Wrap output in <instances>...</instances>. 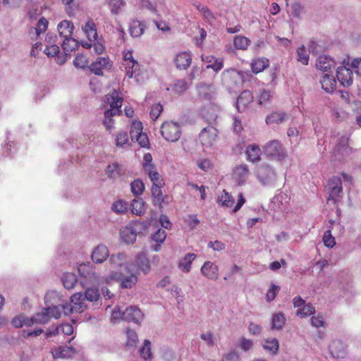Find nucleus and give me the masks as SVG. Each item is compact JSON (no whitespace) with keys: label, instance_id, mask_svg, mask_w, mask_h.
<instances>
[{"label":"nucleus","instance_id":"nucleus-1","mask_svg":"<svg viewBox=\"0 0 361 361\" xmlns=\"http://www.w3.org/2000/svg\"><path fill=\"white\" fill-rule=\"evenodd\" d=\"M110 271L105 278L106 283L111 281L120 282L121 288L131 289L135 286L138 278L133 267V262L128 259L125 252H118L109 256Z\"/></svg>","mask_w":361,"mask_h":361},{"label":"nucleus","instance_id":"nucleus-2","mask_svg":"<svg viewBox=\"0 0 361 361\" xmlns=\"http://www.w3.org/2000/svg\"><path fill=\"white\" fill-rule=\"evenodd\" d=\"M104 102L109 105L110 108L104 111L103 124L107 130H111L114 123L112 118L121 113L120 109L122 106L123 99L117 91L114 90L105 96Z\"/></svg>","mask_w":361,"mask_h":361},{"label":"nucleus","instance_id":"nucleus-3","mask_svg":"<svg viewBox=\"0 0 361 361\" xmlns=\"http://www.w3.org/2000/svg\"><path fill=\"white\" fill-rule=\"evenodd\" d=\"M123 65L129 78H134L136 82L142 81V72L138 62L133 59L132 51H127L123 53Z\"/></svg>","mask_w":361,"mask_h":361},{"label":"nucleus","instance_id":"nucleus-4","mask_svg":"<svg viewBox=\"0 0 361 361\" xmlns=\"http://www.w3.org/2000/svg\"><path fill=\"white\" fill-rule=\"evenodd\" d=\"M258 181L264 186L271 187L277 180V173L275 169L267 164L259 166L255 171Z\"/></svg>","mask_w":361,"mask_h":361},{"label":"nucleus","instance_id":"nucleus-5","mask_svg":"<svg viewBox=\"0 0 361 361\" xmlns=\"http://www.w3.org/2000/svg\"><path fill=\"white\" fill-rule=\"evenodd\" d=\"M221 81L229 91H233L243 84V75L235 69L226 70L221 74Z\"/></svg>","mask_w":361,"mask_h":361},{"label":"nucleus","instance_id":"nucleus-6","mask_svg":"<svg viewBox=\"0 0 361 361\" xmlns=\"http://www.w3.org/2000/svg\"><path fill=\"white\" fill-rule=\"evenodd\" d=\"M160 133L164 140L175 142L180 137L181 126L178 122L165 121L161 126Z\"/></svg>","mask_w":361,"mask_h":361},{"label":"nucleus","instance_id":"nucleus-7","mask_svg":"<svg viewBox=\"0 0 361 361\" xmlns=\"http://www.w3.org/2000/svg\"><path fill=\"white\" fill-rule=\"evenodd\" d=\"M142 228V224L138 221L132 222L121 228L120 230L121 240L127 244H133Z\"/></svg>","mask_w":361,"mask_h":361},{"label":"nucleus","instance_id":"nucleus-8","mask_svg":"<svg viewBox=\"0 0 361 361\" xmlns=\"http://www.w3.org/2000/svg\"><path fill=\"white\" fill-rule=\"evenodd\" d=\"M264 152L267 157L278 161L284 159L287 156L282 144L277 140L268 142L264 146Z\"/></svg>","mask_w":361,"mask_h":361},{"label":"nucleus","instance_id":"nucleus-9","mask_svg":"<svg viewBox=\"0 0 361 361\" xmlns=\"http://www.w3.org/2000/svg\"><path fill=\"white\" fill-rule=\"evenodd\" d=\"M327 190L329 193L328 200L334 201L336 204L338 198L343 195L342 179L338 176H333L328 180Z\"/></svg>","mask_w":361,"mask_h":361},{"label":"nucleus","instance_id":"nucleus-10","mask_svg":"<svg viewBox=\"0 0 361 361\" xmlns=\"http://www.w3.org/2000/svg\"><path fill=\"white\" fill-rule=\"evenodd\" d=\"M78 272L82 278L84 279L85 281H81V283L84 286V283L86 284H96L99 281L98 275L94 271L92 264L90 263L82 264L78 267Z\"/></svg>","mask_w":361,"mask_h":361},{"label":"nucleus","instance_id":"nucleus-11","mask_svg":"<svg viewBox=\"0 0 361 361\" xmlns=\"http://www.w3.org/2000/svg\"><path fill=\"white\" fill-rule=\"evenodd\" d=\"M218 130L216 128L208 126L204 128L199 135L201 144L206 147H212L216 141Z\"/></svg>","mask_w":361,"mask_h":361},{"label":"nucleus","instance_id":"nucleus-12","mask_svg":"<svg viewBox=\"0 0 361 361\" xmlns=\"http://www.w3.org/2000/svg\"><path fill=\"white\" fill-rule=\"evenodd\" d=\"M144 319V314L137 306H130L122 312V319L128 322L140 324Z\"/></svg>","mask_w":361,"mask_h":361},{"label":"nucleus","instance_id":"nucleus-13","mask_svg":"<svg viewBox=\"0 0 361 361\" xmlns=\"http://www.w3.org/2000/svg\"><path fill=\"white\" fill-rule=\"evenodd\" d=\"M133 269L136 272V275L137 276L138 272H142L146 274L150 270L149 261L146 256V254L143 252L139 253L135 258V262H133Z\"/></svg>","mask_w":361,"mask_h":361},{"label":"nucleus","instance_id":"nucleus-14","mask_svg":"<svg viewBox=\"0 0 361 361\" xmlns=\"http://www.w3.org/2000/svg\"><path fill=\"white\" fill-rule=\"evenodd\" d=\"M109 250L105 245H97L92 251L91 257L93 262L102 264L109 258Z\"/></svg>","mask_w":361,"mask_h":361},{"label":"nucleus","instance_id":"nucleus-15","mask_svg":"<svg viewBox=\"0 0 361 361\" xmlns=\"http://www.w3.org/2000/svg\"><path fill=\"white\" fill-rule=\"evenodd\" d=\"M338 82L343 87H349L353 84V71L345 66H340L336 71Z\"/></svg>","mask_w":361,"mask_h":361},{"label":"nucleus","instance_id":"nucleus-16","mask_svg":"<svg viewBox=\"0 0 361 361\" xmlns=\"http://www.w3.org/2000/svg\"><path fill=\"white\" fill-rule=\"evenodd\" d=\"M197 90L200 98L212 102L216 93L213 85L200 83L197 86Z\"/></svg>","mask_w":361,"mask_h":361},{"label":"nucleus","instance_id":"nucleus-17","mask_svg":"<svg viewBox=\"0 0 361 361\" xmlns=\"http://www.w3.org/2000/svg\"><path fill=\"white\" fill-rule=\"evenodd\" d=\"M218 267L210 261L205 262L200 269L201 274L210 280H216L219 276Z\"/></svg>","mask_w":361,"mask_h":361},{"label":"nucleus","instance_id":"nucleus-18","mask_svg":"<svg viewBox=\"0 0 361 361\" xmlns=\"http://www.w3.org/2000/svg\"><path fill=\"white\" fill-rule=\"evenodd\" d=\"M111 67V63L108 58L98 57L94 62L90 64V69L97 75H103V69Z\"/></svg>","mask_w":361,"mask_h":361},{"label":"nucleus","instance_id":"nucleus-19","mask_svg":"<svg viewBox=\"0 0 361 361\" xmlns=\"http://www.w3.org/2000/svg\"><path fill=\"white\" fill-rule=\"evenodd\" d=\"M345 343L339 339L332 341L329 345L330 353L336 358H343L345 355Z\"/></svg>","mask_w":361,"mask_h":361},{"label":"nucleus","instance_id":"nucleus-20","mask_svg":"<svg viewBox=\"0 0 361 361\" xmlns=\"http://www.w3.org/2000/svg\"><path fill=\"white\" fill-rule=\"evenodd\" d=\"M174 63L178 69L186 70L192 63V56L189 52H180L176 56Z\"/></svg>","mask_w":361,"mask_h":361},{"label":"nucleus","instance_id":"nucleus-21","mask_svg":"<svg viewBox=\"0 0 361 361\" xmlns=\"http://www.w3.org/2000/svg\"><path fill=\"white\" fill-rule=\"evenodd\" d=\"M253 101V95L250 90L243 91L237 99L236 108L239 112H243Z\"/></svg>","mask_w":361,"mask_h":361},{"label":"nucleus","instance_id":"nucleus-22","mask_svg":"<svg viewBox=\"0 0 361 361\" xmlns=\"http://www.w3.org/2000/svg\"><path fill=\"white\" fill-rule=\"evenodd\" d=\"M86 301L92 303L94 307H99L102 305V298L99 289L97 288H87L83 294Z\"/></svg>","mask_w":361,"mask_h":361},{"label":"nucleus","instance_id":"nucleus-23","mask_svg":"<svg viewBox=\"0 0 361 361\" xmlns=\"http://www.w3.org/2000/svg\"><path fill=\"white\" fill-rule=\"evenodd\" d=\"M76 350L67 345L59 346L51 350L54 358H71L76 354Z\"/></svg>","mask_w":361,"mask_h":361},{"label":"nucleus","instance_id":"nucleus-24","mask_svg":"<svg viewBox=\"0 0 361 361\" xmlns=\"http://www.w3.org/2000/svg\"><path fill=\"white\" fill-rule=\"evenodd\" d=\"M71 301L72 302V306H73V310L76 312H83L87 308L85 298L82 293H76L73 294L71 297Z\"/></svg>","mask_w":361,"mask_h":361},{"label":"nucleus","instance_id":"nucleus-25","mask_svg":"<svg viewBox=\"0 0 361 361\" xmlns=\"http://www.w3.org/2000/svg\"><path fill=\"white\" fill-rule=\"evenodd\" d=\"M59 36L65 39L71 37L74 30L73 23L68 20L61 21L57 25Z\"/></svg>","mask_w":361,"mask_h":361},{"label":"nucleus","instance_id":"nucleus-26","mask_svg":"<svg viewBox=\"0 0 361 361\" xmlns=\"http://www.w3.org/2000/svg\"><path fill=\"white\" fill-rule=\"evenodd\" d=\"M335 61L326 55L319 56L317 60L316 66L318 69L324 72L329 71L335 67Z\"/></svg>","mask_w":361,"mask_h":361},{"label":"nucleus","instance_id":"nucleus-27","mask_svg":"<svg viewBox=\"0 0 361 361\" xmlns=\"http://www.w3.org/2000/svg\"><path fill=\"white\" fill-rule=\"evenodd\" d=\"M250 171L246 164H240L234 170V177L239 185L243 184L248 178Z\"/></svg>","mask_w":361,"mask_h":361},{"label":"nucleus","instance_id":"nucleus-28","mask_svg":"<svg viewBox=\"0 0 361 361\" xmlns=\"http://www.w3.org/2000/svg\"><path fill=\"white\" fill-rule=\"evenodd\" d=\"M197 255L194 253H188L184 257L180 259L178 267L184 273H188L191 270V264L196 259Z\"/></svg>","mask_w":361,"mask_h":361},{"label":"nucleus","instance_id":"nucleus-29","mask_svg":"<svg viewBox=\"0 0 361 361\" xmlns=\"http://www.w3.org/2000/svg\"><path fill=\"white\" fill-rule=\"evenodd\" d=\"M145 25L143 22L133 20L129 24V33L133 37H140L145 31Z\"/></svg>","mask_w":361,"mask_h":361},{"label":"nucleus","instance_id":"nucleus-30","mask_svg":"<svg viewBox=\"0 0 361 361\" xmlns=\"http://www.w3.org/2000/svg\"><path fill=\"white\" fill-rule=\"evenodd\" d=\"M245 154L247 159L251 162H256L259 161L261 157V149L257 145H249L246 147Z\"/></svg>","mask_w":361,"mask_h":361},{"label":"nucleus","instance_id":"nucleus-31","mask_svg":"<svg viewBox=\"0 0 361 361\" xmlns=\"http://www.w3.org/2000/svg\"><path fill=\"white\" fill-rule=\"evenodd\" d=\"M191 85L187 79L175 80L171 85V90L177 94H181L186 92Z\"/></svg>","mask_w":361,"mask_h":361},{"label":"nucleus","instance_id":"nucleus-32","mask_svg":"<svg viewBox=\"0 0 361 361\" xmlns=\"http://www.w3.org/2000/svg\"><path fill=\"white\" fill-rule=\"evenodd\" d=\"M349 137L347 136H342L339 139L336 145V150L338 153L343 156H347L351 154L353 149L349 147Z\"/></svg>","mask_w":361,"mask_h":361},{"label":"nucleus","instance_id":"nucleus-33","mask_svg":"<svg viewBox=\"0 0 361 361\" xmlns=\"http://www.w3.org/2000/svg\"><path fill=\"white\" fill-rule=\"evenodd\" d=\"M322 89L326 92H332L336 87V80L333 75L327 73L324 74L320 80Z\"/></svg>","mask_w":361,"mask_h":361},{"label":"nucleus","instance_id":"nucleus-34","mask_svg":"<svg viewBox=\"0 0 361 361\" xmlns=\"http://www.w3.org/2000/svg\"><path fill=\"white\" fill-rule=\"evenodd\" d=\"M210 107H205L202 110V114L209 121L212 122L216 120L219 113L220 112V107L214 102H210Z\"/></svg>","mask_w":361,"mask_h":361},{"label":"nucleus","instance_id":"nucleus-35","mask_svg":"<svg viewBox=\"0 0 361 361\" xmlns=\"http://www.w3.org/2000/svg\"><path fill=\"white\" fill-rule=\"evenodd\" d=\"M82 30L90 41H95L97 39L98 34L96 25L92 20L86 22L82 27Z\"/></svg>","mask_w":361,"mask_h":361},{"label":"nucleus","instance_id":"nucleus-36","mask_svg":"<svg viewBox=\"0 0 361 361\" xmlns=\"http://www.w3.org/2000/svg\"><path fill=\"white\" fill-rule=\"evenodd\" d=\"M269 65V60L264 57L257 58L251 63L252 71L255 73L263 71Z\"/></svg>","mask_w":361,"mask_h":361},{"label":"nucleus","instance_id":"nucleus-37","mask_svg":"<svg viewBox=\"0 0 361 361\" xmlns=\"http://www.w3.org/2000/svg\"><path fill=\"white\" fill-rule=\"evenodd\" d=\"M287 120V115L283 111L273 112L266 118L267 124H280Z\"/></svg>","mask_w":361,"mask_h":361},{"label":"nucleus","instance_id":"nucleus-38","mask_svg":"<svg viewBox=\"0 0 361 361\" xmlns=\"http://www.w3.org/2000/svg\"><path fill=\"white\" fill-rule=\"evenodd\" d=\"M61 281L65 288L72 289L77 283L78 278L75 274L67 272L62 276Z\"/></svg>","mask_w":361,"mask_h":361},{"label":"nucleus","instance_id":"nucleus-39","mask_svg":"<svg viewBox=\"0 0 361 361\" xmlns=\"http://www.w3.org/2000/svg\"><path fill=\"white\" fill-rule=\"evenodd\" d=\"M286 318L283 313L278 312L274 314L271 318V329L273 330H281L285 324Z\"/></svg>","mask_w":361,"mask_h":361},{"label":"nucleus","instance_id":"nucleus-40","mask_svg":"<svg viewBox=\"0 0 361 361\" xmlns=\"http://www.w3.org/2000/svg\"><path fill=\"white\" fill-rule=\"evenodd\" d=\"M105 171L108 178L111 179H116L121 176L122 168L121 166H120L118 163L114 162L111 164H109Z\"/></svg>","mask_w":361,"mask_h":361},{"label":"nucleus","instance_id":"nucleus-41","mask_svg":"<svg viewBox=\"0 0 361 361\" xmlns=\"http://www.w3.org/2000/svg\"><path fill=\"white\" fill-rule=\"evenodd\" d=\"M217 203L222 207H231L234 204V198L231 194L224 190L222 193L217 197Z\"/></svg>","mask_w":361,"mask_h":361},{"label":"nucleus","instance_id":"nucleus-42","mask_svg":"<svg viewBox=\"0 0 361 361\" xmlns=\"http://www.w3.org/2000/svg\"><path fill=\"white\" fill-rule=\"evenodd\" d=\"M164 185H152V196L153 198L154 204L161 205L164 202V197L161 191V188Z\"/></svg>","mask_w":361,"mask_h":361},{"label":"nucleus","instance_id":"nucleus-43","mask_svg":"<svg viewBox=\"0 0 361 361\" xmlns=\"http://www.w3.org/2000/svg\"><path fill=\"white\" fill-rule=\"evenodd\" d=\"M130 207L132 213L135 215L141 216L145 212V202L142 198L133 200Z\"/></svg>","mask_w":361,"mask_h":361},{"label":"nucleus","instance_id":"nucleus-44","mask_svg":"<svg viewBox=\"0 0 361 361\" xmlns=\"http://www.w3.org/2000/svg\"><path fill=\"white\" fill-rule=\"evenodd\" d=\"M107 4L111 13L113 15H118L126 6V2L124 0H107Z\"/></svg>","mask_w":361,"mask_h":361},{"label":"nucleus","instance_id":"nucleus-45","mask_svg":"<svg viewBox=\"0 0 361 361\" xmlns=\"http://www.w3.org/2000/svg\"><path fill=\"white\" fill-rule=\"evenodd\" d=\"M61 47L63 51L68 54L73 51L78 47V42L71 37L63 39Z\"/></svg>","mask_w":361,"mask_h":361},{"label":"nucleus","instance_id":"nucleus-46","mask_svg":"<svg viewBox=\"0 0 361 361\" xmlns=\"http://www.w3.org/2000/svg\"><path fill=\"white\" fill-rule=\"evenodd\" d=\"M33 316L35 322L38 324H47L51 319V315L49 314V310L47 307L43 308L41 312Z\"/></svg>","mask_w":361,"mask_h":361},{"label":"nucleus","instance_id":"nucleus-47","mask_svg":"<svg viewBox=\"0 0 361 361\" xmlns=\"http://www.w3.org/2000/svg\"><path fill=\"white\" fill-rule=\"evenodd\" d=\"M297 60L303 65H307L309 62V51L306 49L304 45L300 46L298 48L297 51Z\"/></svg>","mask_w":361,"mask_h":361},{"label":"nucleus","instance_id":"nucleus-48","mask_svg":"<svg viewBox=\"0 0 361 361\" xmlns=\"http://www.w3.org/2000/svg\"><path fill=\"white\" fill-rule=\"evenodd\" d=\"M233 43L236 49L245 50L250 44V40L244 36L238 35L234 38Z\"/></svg>","mask_w":361,"mask_h":361},{"label":"nucleus","instance_id":"nucleus-49","mask_svg":"<svg viewBox=\"0 0 361 361\" xmlns=\"http://www.w3.org/2000/svg\"><path fill=\"white\" fill-rule=\"evenodd\" d=\"M130 189L134 195L138 196L142 194L145 190V185L141 179H135L131 183Z\"/></svg>","mask_w":361,"mask_h":361},{"label":"nucleus","instance_id":"nucleus-50","mask_svg":"<svg viewBox=\"0 0 361 361\" xmlns=\"http://www.w3.org/2000/svg\"><path fill=\"white\" fill-rule=\"evenodd\" d=\"M128 203L122 200H119L113 203L111 209L117 214H123L128 211Z\"/></svg>","mask_w":361,"mask_h":361},{"label":"nucleus","instance_id":"nucleus-51","mask_svg":"<svg viewBox=\"0 0 361 361\" xmlns=\"http://www.w3.org/2000/svg\"><path fill=\"white\" fill-rule=\"evenodd\" d=\"M263 347L265 350L270 351L272 354H276L279 350V341L276 338H271L265 341Z\"/></svg>","mask_w":361,"mask_h":361},{"label":"nucleus","instance_id":"nucleus-52","mask_svg":"<svg viewBox=\"0 0 361 361\" xmlns=\"http://www.w3.org/2000/svg\"><path fill=\"white\" fill-rule=\"evenodd\" d=\"M314 312V307L310 304H305L297 310L296 314L300 317H307Z\"/></svg>","mask_w":361,"mask_h":361},{"label":"nucleus","instance_id":"nucleus-53","mask_svg":"<svg viewBox=\"0 0 361 361\" xmlns=\"http://www.w3.org/2000/svg\"><path fill=\"white\" fill-rule=\"evenodd\" d=\"M116 145L117 147H124L129 145V137L127 132L120 131L116 135Z\"/></svg>","mask_w":361,"mask_h":361},{"label":"nucleus","instance_id":"nucleus-54","mask_svg":"<svg viewBox=\"0 0 361 361\" xmlns=\"http://www.w3.org/2000/svg\"><path fill=\"white\" fill-rule=\"evenodd\" d=\"M150 345V342L148 340H145L143 345L139 350L140 356L145 360H147L152 357Z\"/></svg>","mask_w":361,"mask_h":361},{"label":"nucleus","instance_id":"nucleus-55","mask_svg":"<svg viewBox=\"0 0 361 361\" xmlns=\"http://www.w3.org/2000/svg\"><path fill=\"white\" fill-rule=\"evenodd\" d=\"M196 7L197 10L202 13L204 18L207 22H209V23H212L213 22V20L215 18L214 14L207 6L198 4L196 6Z\"/></svg>","mask_w":361,"mask_h":361},{"label":"nucleus","instance_id":"nucleus-56","mask_svg":"<svg viewBox=\"0 0 361 361\" xmlns=\"http://www.w3.org/2000/svg\"><path fill=\"white\" fill-rule=\"evenodd\" d=\"M74 65L78 68H85L88 65V59L82 54H78L74 61H73Z\"/></svg>","mask_w":361,"mask_h":361},{"label":"nucleus","instance_id":"nucleus-57","mask_svg":"<svg viewBox=\"0 0 361 361\" xmlns=\"http://www.w3.org/2000/svg\"><path fill=\"white\" fill-rule=\"evenodd\" d=\"M323 242H324L325 246H326L329 248H332L335 245V244H336L335 238H334V237L332 236L330 230H328L324 232V236H323Z\"/></svg>","mask_w":361,"mask_h":361},{"label":"nucleus","instance_id":"nucleus-58","mask_svg":"<svg viewBox=\"0 0 361 361\" xmlns=\"http://www.w3.org/2000/svg\"><path fill=\"white\" fill-rule=\"evenodd\" d=\"M197 166L202 171L204 172H208L213 167V164L212 161L209 159H200L197 161Z\"/></svg>","mask_w":361,"mask_h":361},{"label":"nucleus","instance_id":"nucleus-59","mask_svg":"<svg viewBox=\"0 0 361 361\" xmlns=\"http://www.w3.org/2000/svg\"><path fill=\"white\" fill-rule=\"evenodd\" d=\"M127 345L134 346L138 341L137 335L134 330L127 329Z\"/></svg>","mask_w":361,"mask_h":361},{"label":"nucleus","instance_id":"nucleus-60","mask_svg":"<svg viewBox=\"0 0 361 361\" xmlns=\"http://www.w3.org/2000/svg\"><path fill=\"white\" fill-rule=\"evenodd\" d=\"M142 124L140 121H135L132 123L131 128H130V137L131 139L133 140L135 135H137L138 133H142Z\"/></svg>","mask_w":361,"mask_h":361},{"label":"nucleus","instance_id":"nucleus-61","mask_svg":"<svg viewBox=\"0 0 361 361\" xmlns=\"http://www.w3.org/2000/svg\"><path fill=\"white\" fill-rule=\"evenodd\" d=\"M60 49L56 44H51V45H46L44 53L48 56H55L59 53Z\"/></svg>","mask_w":361,"mask_h":361},{"label":"nucleus","instance_id":"nucleus-62","mask_svg":"<svg viewBox=\"0 0 361 361\" xmlns=\"http://www.w3.org/2000/svg\"><path fill=\"white\" fill-rule=\"evenodd\" d=\"M48 21L44 17L41 18L37 24L35 30V33L37 35H39L41 33L44 32L47 28Z\"/></svg>","mask_w":361,"mask_h":361},{"label":"nucleus","instance_id":"nucleus-63","mask_svg":"<svg viewBox=\"0 0 361 361\" xmlns=\"http://www.w3.org/2000/svg\"><path fill=\"white\" fill-rule=\"evenodd\" d=\"M166 238V231L161 228L158 229L156 233L152 235V239L158 243H162L165 240Z\"/></svg>","mask_w":361,"mask_h":361},{"label":"nucleus","instance_id":"nucleus-64","mask_svg":"<svg viewBox=\"0 0 361 361\" xmlns=\"http://www.w3.org/2000/svg\"><path fill=\"white\" fill-rule=\"evenodd\" d=\"M163 111V106L160 103L154 104L150 111V116L154 121L157 120Z\"/></svg>","mask_w":361,"mask_h":361}]
</instances>
